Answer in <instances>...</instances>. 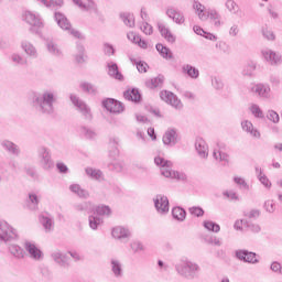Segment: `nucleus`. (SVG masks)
Here are the masks:
<instances>
[{
  "label": "nucleus",
  "instance_id": "f257e3e1",
  "mask_svg": "<svg viewBox=\"0 0 282 282\" xmlns=\"http://www.w3.org/2000/svg\"><path fill=\"white\" fill-rule=\"evenodd\" d=\"M56 100V94L52 90L34 94L32 96L33 107H35L40 113H45L46 116H52V113H54V104Z\"/></svg>",
  "mask_w": 282,
  "mask_h": 282
},
{
  "label": "nucleus",
  "instance_id": "f03ea898",
  "mask_svg": "<svg viewBox=\"0 0 282 282\" xmlns=\"http://www.w3.org/2000/svg\"><path fill=\"white\" fill-rule=\"evenodd\" d=\"M199 270H202L199 268V264L188 260V258H182L175 264V271L177 272V274L188 280L197 279V275L199 274Z\"/></svg>",
  "mask_w": 282,
  "mask_h": 282
},
{
  "label": "nucleus",
  "instance_id": "7ed1b4c3",
  "mask_svg": "<svg viewBox=\"0 0 282 282\" xmlns=\"http://www.w3.org/2000/svg\"><path fill=\"white\" fill-rule=\"evenodd\" d=\"M154 163L156 166H160L161 169V175L163 177H171L172 180H186V174H180V172L173 171V162L165 160L162 156H156L154 159Z\"/></svg>",
  "mask_w": 282,
  "mask_h": 282
},
{
  "label": "nucleus",
  "instance_id": "20e7f679",
  "mask_svg": "<svg viewBox=\"0 0 282 282\" xmlns=\"http://www.w3.org/2000/svg\"><path fill=\"white\" fill-rule=\"evenodd\" d=\"M19 239V235L17 234V229H13L10 224L7 221L0 223V243H6V246L10 243H14Z\"/></svg>",
  "mask_w": 282,
  "mask_h": 282
},
{
  "label": "nucleus",
  "instance_id": "39448f33",
  "mask_svg": "<svg viewBox=\"0 0 282 282\" xmlns=\"http://www.w3.org/2000/svg\"><path fill=\"white\" fill-rule=\"evenodd\" d=\"M54 19L61 30H64V32H68V34H70V36H74V39H83V34L79 33L78 30L72 28V22H69L65 14L61 12H55Z\"/></svg>",
  "mask_w": 282,
  "mask_h": 282
},
{
  "label": "nucleus",
  "instance_id": "423d86ee",
  "mask_svg": "<svg viewBox=\"0 0 282 282\" xmlns=\"http://www.w3.org/2000/svg\"><path fill=\"white\" fill-rule=\"evenodd\" d=\"M23 21L31 25V32L36 30H42L43 28V20H41V15L39 13H34L32 11H24L22 14Z\"/></svg>",
  "mask_w": 282,
  "mask_h": 282
},
{
  "label": "nucleus",
  "instance_id": "0eeeda50",
  "mask_svg": "<svg viewBox=\"0 0 282 282\" xmlns=\"http://www.w3.org/2000/svg\"><path fill=\"white\" fill-rule=\"evenodd\" d=\"M37 158L44 171H50V169H54V161H52V154H50V150H47V148L45 147L39 148Z\"/></svg>",
  "mask_w": 282,
  "mask_h": 282
},
{
  "label": "nucleus",
  "instance_id": "6e6552de",
  "mask_svg": "<svg viewBox=\"0 0 282 282\" xmlns=\"http://www.w3.org/2000/svg\"><path fill=\"white\" fill-rule=\"evenodd\" d=\"M70 102L76 107L77 111L84 116L85 120H91V108H89L85 101L76 95H70Z\"/></svg>",
  "mask_w": 282,
  "mask_h": 282
},
{
  "label": "nucleus",
  "instance_id": "1a4fd4ad",
  "mask_svg": "<svg viewBox=\"0 0 282 282\" xmlns=\"http://www.w3.org/2000/svg\"><path fill=\"white\" fill-rule=\"evenodd\" d=\"M261 54H262L264 61L272 67H279V65H282L281 53L274 52L270 48H264L261 51Z\"/></svg>",
  "mask_w": 282,
  "mask_h": 282
},
{
  "label": "nucleus",
  "instance_id": "9d476101",
  "mask_svg": "<svg viewBox=\"0 0 282 282\" xmlns=\"http://www.w3.org/2000/svg\"><path fill=\"white\" fill-rule=\"evenodd\" d=\"M24 250L33 261H43V251L32 241L24 242Z\"/></svg>",
  "mask_w": 282,
  "mask_h": 282
},
{
  "label": "nucleus",
  "instance_id": "9b49d317",
  "mask_svg": "<svg viewBox=\"0 0 282 282\" xmlns=\"http://www.w3.org/2000/svg\"><path fill=\"white\" fill-rule=\"evenodd\" d=\"M236 259H238V261H243V263H251L252 265L259 263L257 254L246 249L236 250Z\"/></svg>",
  "mask_w": 282,
  "mask_h": 282
},
{
  "label": "nucleus",
  "instance_id": "f8f14e48",
  "mask_svg": "<svg viewBox=\"0 0 282 282\" xmlns=\"http://www.w3.org/2000/svg\"><path fill=\"white\" fill-rule=\"evenodd\" d=\"M160 98L164 102H167V105H171L172 107H174V109H182V107H184L182 105V100H180L175 94L169 90H162L160 93Z\"/></svg>",
  "mask_w": 282,
  "mask_h": 282
},
{
  "label": "nucleus",
  "instance_id": "ddd939ff",
  "mask_svg": "<svg viewBox=\"0 0 282 282\" xmlns=\"http://www.w3.org/2000/svg\"><path fill=\"white\" fill-rule=\"evenodd\" d=\"M102 106L107 111H110V113H122V111H124L122 102L116 99H106L102 101Z\"/></svg>",
  "mask_w": 282,
  "mask_h": 282
},
{
  "label": "nucleus",
  "instance_id": "4468645a",
  "mask_svg": "<svg viewBox=\"0 0 282 282\" xmlns=\"http://www.w3.org/2000/svg\"><path fill=\"white\" fill-rule=\"evenodd\" d=\"M154 206L160 215H166L169 213V197L162 194L156 195Z\"/></svg>",
  "mask_w": 282,
  "mask_h": 282
},
{
  "label": "nucleus",
  "instance_id": "2eb2a0df",
  "mask_svg": "<svg viewBox=\"0 0 282 282\" xmlns=\"http://www.w3.org/2000/svg\"><path fill=\"white\" fill-rule=\"evenodd\" d=\"M110 270L116 279H122V276H124V265L118 258L110 260Z\"/></svg>",
  "mask_w": 282,
  "mask_h": 282
},
{
  "label": "nucleus",
  "instance_id": "dca6fc26",
  "mask_svg": "<svg viewBox=\"0 0 282 282\" xmlns=\"http://www.w3.org/2000/svg\"><path fill=\"white\" fill-rule=\"evenodd\" d=\"M51 259H53L57 265H61V268H69V258L58 249L51 253Z\"/></svg>",
  "mask_w": 282,
  "mask_h": 282
},
{
  "label": "nucleus",
  "instance_id": "f3484780",
  "mask_svg": "<svg viewBox=\"0 0 282 282\" xmlns=\"http://www.w3.org/2000/svg\"><path fill=\"white\" fill-rule=\"evenodd\" d=\"M158 30L161 36L165 39L167 43L173 44L175 43V41H177L175 34H173V32H171V29H169V26H166V24H164L163 22H158Z\"/></svg>",
  "mask_w": 282,
  "mask_h": 282
},
{
  "label": "nucleus",
  "instance_id": "a211bd4d",
  "mask_svg": "<svg viewBox=\"0 0 282 282\" xmlns=\"http://www.w3.org/2000/svg\"><path fill=\"white\" fill-rule=\"evenodd\" d=\"M0 147H2V149L7 151V153H10V155H14L15 158H19V155H21V148H19L17 143L10 140H2L0 142Z\"/></svg>",
  "mask_w": 282,
  "mask_h": 282
},
{
  "label": "nucleus",
  "instance_id": "6ab92c4d",
  "mask_svg": "<svg viewBox=\"0 0 282 282\" xmlns=\"http://www.w3.org/2000/svg\"><path fill=\"white\" fill-rule=\"evenodd\" d=\"M166 15L169 17V19H172V21L177 25H182L185 21L184 13L173 7L167 8Z\"/></svg>",
  "mask_w": 282,
  "mask_h": 282
},
{
  "label": "nucleus",
  "instance_id": "aec40b11",
  "mask_svg": "<svg viewBox=\"0 0 282 282\" xmlns=\"http://www.w3.org/2000/svg\"><path fill=\"white\" fill-rule=\"evenodd\" d=\"M206 17V21L209 19L210 24L214 25V28H221V25H224V22H221V14H219L217 10H208Z\"/></svg>",
  "mask_w": 282,
  "mask_h": 282
},
{
  "label": "nucleus",
  "instance_id": "412c9836",
  "mask_svg": "<svg viewBox=\"0 0 282 282\" xmlns=\"http://www.w3.org/2000/svg\"><path fill=\"white\" fill-rule=\"evenodd\" d=\"M252 94H257L259 98H270V87L263 84H257L251 88Z\"/></svg>",
  "mask_w": 282,
  "mask_h": 282
},
{
  "label": "nucleus",
  "instance_id": "4be33fe9",
  "mask_svg": "<svg viewBox=\"0 0 282 282\" xmlns=\"http://www.w3.org/2000/svg\"><path fill=\"white\" fill-rule=\"evenodd\" d=\"M21 48L26 54V56H30V58L39 57V52L36 51V47L34 46V44H32L31 42L22 41Z\"/></svg>",
  "mask_w": 282,
  "mask_h": 282
},
{
  "label": "nucleus",
  "instance_id": "5701e85b",
  "mask_svg": "<svg viewBox=\"0 0 282 282\" xmlns=\"http://www.w3.org/2000/svg\"><path fill=\"white\" fill-rule=\"evenodd\" d=\"M112 237L122 241V239H129L131 237V231L128 228L118 226L112 229Z\"/></svg>",
  "mask_w": 282,
  "mask_h": 282
},
{
  "label": "nucleus",
  "instance_id": "b1692460",
  "mask_svg": "<svg viewBox=\"0 0 282 282\" xmlns=\"http://www.w3.org/2000/svg\"><path fill=\"white\" fill-rule=\"evenodd\" d=\"M195 149L199 158H208V144L202 138L196 139Z\"/></svg>",
  "mask_w": 282,
  "mask_h": 282
},
{
  "label": "nucleus",
  "instance_id": "393cba45",
  "mask_svg": "<svg viewBox=\"0 0 282 282\" xmlns=\"http://www.w3.org/2000/svg\"><path fill=\"white\" fill-rule=\"evenodd\" d=\"M163 143L169 147H175L177 144V132L174 129L167 130L163 135Z\"/></svg>",
  "mask_w": 282,
  "mask_h": 282
},
{
  "label": "nucleus",
  "instance_id": "a878e982",
  "mask_svg": "<svg viewBox=\"0 0 282 282\" xmlns=\"http://www.w3.org/2000/svg\"><path fill=\"white\" fill-rule=\"evenodd\" d=\"M241 129L245 130L246 133H249L252 138H261V133L259 130L254 129V126L250 120H243L241 122Z\"/></svg>",
  "mask_w": 282,
  "mask_h": 282
},
{
  "label": "nucleus",
  "instance_id": "bb28decb",
  "mask_svg": "<svg viewBox=\"0 0 282 282\" xmlns=\"http://www.w3.org/2000/svg\"><path fill=\"white\" fill-rule=\"evenodd\" d=\"M123 98L130 102H140V100H142V95H140L138 88H132L131 90H126L123 93Z\"/></svg>",
  "mask_w": 282,
  "mask_h": 282
},
{
  "label": "nucleus",
  "instance_id": "cd10ccee",
  "mask_svg": "<svg viewBox=\"0 0 282 282\" xmlns=\"http://www.w3.org/2000/svg\"><path fill=\"white\" fill-rule=\"evenodd\" d=\"M40 223L43 226L45 232H52L54 230V218L48 215H41Z\"/></svg>",
  "mask_w": 282,
  "mask_h": 282
},
{
  "label": "nucleus",
  "instance_id": "c85d7f7f",
  "mask_svg": "<svg viewBox=\"0 0 282 282\" xmlns=\"http://www.w3.org/2000/svg\"><path fill=\"white\" fill-rule=\"evenodd\" d=\"M7 246L9 248V252L15 257V259H23L25 257V250H23L19 245L10 242V245Z\"/></svg>",
  "mask_w": 282,
  "mask_h": 282
},
{
  "label": "nucleus",
  "instance_id": "c756f323",
  "mask_svg": "<svg viewBox=\"0 0 282 282\" xmlns=\"http://www.w3.org/2000/svg\"><path fill=\"white\" fill-rule=\"evenodd\" d=\"M108 67V76L111 78H116V80H122L123 76L120 70H118V64L110 62L107 65Z\"/></svg>",
  "mask_w": 282,
  "mask_h": 282
},
{
  "label": "nucleus",
  "instance_id": "7c9ffc66",
  "mask_svg": "<svg viewBox=\"0 0 282 282\" xmlns=\"http://www.w3.org/2000/svg\"><path fill=\"white\" fill-rule=\"evenodd\" d=\"M46 48L48 54H52V56H63V51L61 50V46L56 44V42L52 40L46 41Z\"/></svg>",
  "mask_w": 282,
  "mask_h": 282
},
{
  "label": "nucleus",
  "instance_id": "2f4dec72",
  "mask_svg": "<svg viewBox=\"0 0 282 282\" xmlns=\"http://www.w3.org/2000/svg\"><path fill=\"white\" fill-rule=\"evenodd\" d=\"M74 58H75V62L78 63V65H83V63H86L87 56H85V46L77 44Z\"/></svg>",
  "mask_w": 282,
  "mask_h": 282
},
{
  "label": "nucleus",
  "instance_id": "473e14b6",
  "mask_svg": "<svg viewBox=\"0 0 282 282\" xmlns=\"http://www.w3.org/2000/svg\"><path fill=\"white\" fill-rule=\"evenodd\" d=\"M69 191L77 195L78 197H82L83 199H87L89 197V192L87 189H84L80 187L79 184H73L69 186Z\"/></svg>",
  "mask_w": 282,
  "mask_h": 282
},
{
  "label": "nucleus",
  "instance_id": "72a5a7b5",
  "mask_svg": "<svg viewBox=\"0 0 282 282\" xmlns=\"http://www.w3.org/2000/svg\"><path fill=\"white\" fill-rule=\"evenodd\" d=\"M193 8L196 11L198 19L200 21H206V18H207L206 7H204V4H202L199 1L196 0L193 3Z\"/></svg>",
  "mask_w": 282,
  "mask_h": 282
},
{
  "label": "nucleus",
  "instance_id": "f704fd0d",
  "mask_svg": "<svg viewBox=\"0 0 282 282\" xmlns=\"http://www.w3.org/2000/svg\"><path fill=\"white\" fill-rule=\"evenodd\" d=\"M183 74H187L189 78H199V69L195 68V66H192L191 64H186L182 67Z\"/></svg>",
  "mask_w": 282,
  "mask_h": 282
},
{
  "label": "nucleus",
  "instance_id": "c9c22d12",
  "mask_svg": "<svg viewBox=\"0 0 282 282\" xmlns=\"http://www.w3.org/2000/svg\"><path fill=\"white\" fill-rule=\"evenodd\" d=\"M9 58L15 67L28 65V59L23 58L19 53H12Z\"/></svg>",
  "mask_w": 282,
  "mask_h": 282
},
{
  "label": "nucleus",
  "instance_id": "e433bc0d",
  "mask_svg": "<svg viewBox=\"0 0 282 282\" xmlns=\"http://www.w3.org/2000/svg\"><path fill=\"white\" fill-rule=\"evenodd\" d=\"M249 111H250V113L252 115L253 118H259L260 120H263V118H265V115L263 113V110L257 104H251L249 106Z\"/></svg>",
  "mask_w": 282,
  "mask_h": 282
},
{
  "label": "nucleus",
  "instance_id": "4c0bfd02",
  "mask_svg": "<svg viewBox=\"0 0 282 282\" xmlns=\"http://www.w3.org/2000/svg\"><path fill=\"white\" fill-rule=\"evenodd\" d=\"M121 21H123L127 28H134L135 26V17L132 13H121L120 14Z\"/></svg>",
  "mask_w": 282,
  "mask_h": 282
},
{
  "label": "nucleus",
  "instance_id": "58836bf2",
  "mask_svg": "<svg viewBox=\"0 0 282 282\" xmlns=\"http://www.w3.org/2000/svg\"><path fill=\"white\" fill-rule=\"evenodd\" d=\"M163 83H164V76L159 75L158 77L145 82V85L147 87H149V89H155L158 87H162Z\"/></svg>",
  "mask_w": 282,
  "mask_h": 282
},
{
  "label": "nucleus",
  "instance_id": "ea45409f",
  "mask_svg": "<svg viewBox=\"0 0 282 282\" xmlns=\"http://www.w3.org/2000/svg\"><path fill=\"white\" fill-rule=\"evenodd\" d=\"M86 175L90 177L91 180H97V182H100L102 180V171L96 170L94 167H86Z\"/></svg>",
  "mask_w": 282,
  "mask_h": 282
},
{
  "label": "nucleus",
  "instance_id": "a19ab883",
  "mask_svg": "<svg viewBox=\"0 0 282 282\" xmlns=\"http://www.w3.org/2000/svg\"><path fill=\"white\" fill-rule=\"evenodd\" d=\"M39 3L45 6V8H63V0H36Z\"/></svg>",
  "mask_w": 282,
  "mask_h": 282
},
{
  "label": "nucleus",
  "instance_id": "79ce46f5",
  "mask_svg": "<svg viewBox=\"0 0 282 282\" xmlns=\"http://www.w3.org/2000/svg\"><path fill=\"white\" fill-rule=\"evenodd\" d=\"M156 51L161 54L163 58L171 59L173 58V53L171 52V48L163 46L162 44H156Z\"/></svg>",
  "mask_w": 282,
  "mask_h": 282
},
{
  "label": "nucleus",
  "instance_id": "37998d69",
  "mask_svg": "<svg viewBox=\"0 0 282 282\" xmlns=\"http://www.w3.org/2000/svg\"><path fill=\"white\" fill-rule=\"evenodd\" d=\"M172 215L177 221H184V219H186V210L182 207H174L172 209Z\"/></svg>",
  "mask_w": 282,
  "mask_h": 282
},
{
  "label": "nucleus",
  "instance_id": "c03bdc74",
  "mask_svg": "<svg viewBox=\"0 0 282 282\" xmlns=\"http://www.w3.org/2000/svg\"><path fill=\"white\" fill-rule=\"evenodd\" d=\"M80 133H82V135H84L87 140H94V139H96V135H98V133H96V130H94V129H91V128H87V127H82Z\"/></svg>",
  "mask_w": 282,
  "mask_h": 282
},
{
  "label": "nucleus",
  "instance_id": "a18cd8bd",
  "mask_svg": "<svg viewBox=\"0 0 282 282\" xmlns=\"http://www.w3.org/2000/svg\"><path fill=\"white\" fill-rule=\"evenodd\" d=\"M225 7L227 8L228 12H230V14H239V4H237L235 0H227Z\"/></svg>",
  "mask_w": 282,
  "mask_h": 282
},
{
  "label": "nucleus",
  "instance_id": "49530a36",
  "mask_svg": "<svg viewBox=\"0 0 282 282\" xmlns=\"http://www.w3.org/2000/svg\"><path fill=\"white\" fill-rule=\"evenodd\" d=\"M76 210L79 213H91L94 210V205L90 202H84L76 205Z\"/></svg>",
  "mask_w": 282,
  "mask_h": 282
},
{
  "label": "nucleus",
  "instance_id": "de8ad7c7",
  "mask_svg": "<svg viewBox=\"0 0 282 282\" xmlns=\"http://www.w3.org/2000/svg\"><path fill=\"white\" fill-rule=\"evenodd\" d=\"M96 213L99 217H109L111 215V208L107 205H100L96 207Z\"/></svg>",
  "mask_w": 282,
  "mask_h": 282
},
{
  "label": "nucleus",
  "instance_id": "09e8293b",
  "mask_svg": "<svg viewBox=\"0 0 282 282\" xmlns=\"http://www.w3.org/2000/svg\"><path fill=\"white\" fill-rule=\"evenodd\" d=\"M80 89H82L83 91H85L86 94L96 95V93H97V88L94 86V84L88 83V82H83V83L80 84Z\"/></svg>",
  "mask_w": 282,
  "mask_h": 282
},
{
  "label": "nucleus",
  "instance_id": "8fccbe9b",
  "mask_svg": "<svg viewBox=\"0 0 282 282\" xmlns=\"http://www.w3.org/2000/svg\"><path fill=\"white\" fill-rule=\"evenodd\" d=\"M203 226L204 228H206V230H209L210 232H219V230H221V227L218 224L210 220H205L203 223Z\"/></svg>",
  "mask_w": 282,
  "mask_h": 282
},
{
  "label": "nucleus",
  "instance_id": "3c124183",
  "mask_svg": "<svg viewBox=\"0 0 282 282\" xmlns=\"http://www.w3.org/2000/svg\"><path fill=\"white\" fill-rule=\"evenodd\" d=\"M88 221H89V228H91V230H98V226L102 224V218L98 216H89Z\"/></svg>",
  "mask_w": 282,
  "mask_h": 282
},
{
  "label": "nucleus",
  "instance_id": "603ef678",
  "mask_svg": "<svg viewBox=\"0 0 282 282\" xmlns=\"http://www.w3.org/2000/svg\"><path fill=\"white\" fill-rule=\"evenodd\" d=\"M256 172L258 174V177L261 184H263L265 188H270V186H272V183H270V180H268V177L263 175V172H261V167H256Z\"/></svg>",
  "mask_w": 282,
  "mask_h": 282
},
{
  "label": "nucleus",
  "instance_id": "864d4df0",
  "mask_svg": "<svg viewBox=\"0 0 282 282\" xmlns=\"http://www.w3.org/2000/svg\"><path fill=\"white\" fill-rule=\"evenodd\" d=\"M257 69V64L254 62H249L242 69V76H252Z\"/></svg>",
  "mask_w": 282,
  "mask_h": 282
},
{
  "label": "nucleus",
  "instance_id": "5fc2aeb1",
  "mask_svg": "<svg viewBox=\"0 0 282 282\" xmlns=\"http://www.w3.org/2000/svg\"><path fill=\"white\" fill-rule=\"evenodd\" d=\"M86 12H98V6L94 0H88L86 3H84V9Z\"/></svg>",
  "mask_w": 282,
  "mask_h": 282
},
{
  "label": "nucleus",
  "instance_id": "6e6d98bb",
  "mask_svg": "<svg viewBox=\"0 0 282 282\" xmlns=\"http://www.w3.org/2000/svg\"><path fill=\"white\" fill-rule=\"evenodd\" d=\"M213 158H215L218 162H228V154L221 153L219 150H214Z\"/></svg>",
  "mask_w": 282,
  "mask_h": 282
},
{
  "label": "nucleus",
  "instance_id": "4d7b16f0",
  "mask_svg": "<svg viewBox=\"0 0 282 282\" xmlns=\"http://www.w3.org/2000/svg\"><path fill=\"white\" fill-rule=\"evenodd\" d=\"M188 213L193 215V217H204V209L202 207L193 206L188 208Z\"/></svg>",
  "mask_w": 282,
  "mask_h": 282
},
{
  "label": "nucleus",
  "instance_id": "13d9d810",
  "mask_svg": "<svg viewBox=\"0 0 282 282\" xmlns=\"http://www.w3.org/2000/svg\"><path fill=\"white\" fill-rule=\"evenodd\" d=\"M29 202L31 204V210L39 208V196H36V194H29Z\"/></svg>",
  "mask_w": 282,
  "mask_h": 282
},
{
  "label": "nucleus",
  "instance_id": "bf43d9fd",
  "mask_svg": "<svg viewBox=\"0 0 282 282\" xmlns=\"http://www.w3.org/2000/svg\"><path fill=\"white\" fill-rule=\"evenodd\" d=\"M130 248L133 252H142L144 250V245L140 241H132Z\"/></svg>",
  "mask_w": 282,
  "mask_h": 282
},
{
  "label": "nucleus",
  "instance_id": "052dcab7",
  "mask_svg": "<svg viewBox=\"0 0 282 282\" xmlns=\"http://www.w3.org/2000/svg\"><path fill=\"white\" fill-rule=\"evenodd\" d=\"M138 72H140V74H147V69H149V64H147L145 62L139 61V62H134Z\"/></svg>",
  "mask_w": 282,
  "mask_h": 282
},
{
  "label": "nucleus",
  "instance_id": "680f3d73",
  "mask_svg": "<svg viewBox=\"0 0 282 282\" xmlns=\"http://www.w3.org/2000/svg\"><path fill=\"white\" fill-rule=\"evenodd\" d=\"M267 118L271 122H274V124H276V122H279V120H280L279 113H276V111H274V110H269Z\"/></svg>",
  "mask_w": 282,
  "mask_h": 282
},
{
  "label": "nucleus",
  "instance_id": "e2e57ef3",
  "mask_svg": "<svg viewBox=\"0 0 282 282\" xmlns=\"http://www.w3.org/2000/svg\"><path fill=\"white\" fill-rule=\"evenodd\" d=\"M104 52L106 56H113V54H116V50L113 48V45L109 43L104 44Z\"/></svg>",
  "mask_w": 282,
  "mask_h": 282
},
{
  "label": "nucleus",
  "instance_id": "0e129e2a",
  "mask_svg": "<svg viewBox=\"0 0 282 282\" xmlns=\"http://www.w3.org/2000/svg\"><path fill=\"white\" fill-rule=\"evenodd\" d=\"M111 166L116 173H122V170L124 169V163L122 161H115L111 163Z\"/></svg>",
  "mask_w": 282,
  "mask_h": 282
},
{
  "label": "nucleus",
  "instance_id": "69168bd1",
  "mask_svg": "<svg viewBox=\"0 0 282 282\" xmlns=\"http://www.w3.org/2000/svg\"><path fill=\"white\" fill-rule=\"evenodd\" d=\"M141 30L144 34H148L149 36L150 34H153V26L148 22H143Z\"/></svg>",
  "mask_w": 282,
  "mask_h": 282
},
{
  "label": "nucleus",
  "instance_id": "338daca9",
  "mask_svg": "<svg viewBox=\"0 0 282 282\" xmlns=\"http://www.w3.org/2000/svg\"><path fill=\"white\" fill-rule=\"evenodd\" d=\"M212 85L214 87V89H224V82H221V79L214 77L212 79Z\"/></svg>",
  "mask_w": 282,
  "mask_h": 282
},
{
  "label": "nucleus",
  "instance_id": "774afa93",
  "mask_svg": "<svg viewBox=\"0 0 282 282\" xmlns=\"http://www.w3.org/2000/svg\"><path fill=\"white\" fill-rule=\"evenodd\" d=\"M264 208L267 213H274V210H276V208L274 207V200H267L264 203Z\"/></svg>",
  "mask_w": 282,
  "mask_h": 282
}]
</instances>
